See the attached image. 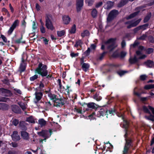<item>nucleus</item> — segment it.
I'll use <instances>...</instances> for the list:
<instances>
[{"mask_svg": "<svg viewBox=\"0 0 154 154\" xmlns=\"http://www.w3.org/2000/svg\"><path fill=\"white\" fill-rule=\"evenodd\" d=\"M12 140L14 141H17L20 140V135L18 134V132L16 131H14L11 135Z\"/></svg>", "mask_w": 154, "mask_h": 154, "instance_id": "9b49d317", "label": "nucleus"}, {"mask_svg": "<svg viewBox=\"0 0 154 154\" xmlns=\"http://www.w3.org/2000/svg\"><path fill=\"white\" fill-rule=\"evenodd\" d=\"M35 98L38 102L42 98L43 96L42 91H40L39 92H36L35 93Z\"/></svg>", "mask_w": 154, "mask_h": 154, "instance_id": "6ab92c4d", "label": "nucleus"}, {"mask_svg": "<svg viewBox=\"0 0 154 154\" xmlns=\"http://www.w3.org/2000/svg\"><path fill=\"white\" fill-rule=\"evenodd\" d=\"M48 67L45 64H44L42 63H39L38 67L35 69V72L41 75L43 78L49 79L52 76V75H48V71L47 70Z\"/></svg>", "mask_w": 154, "mask_h": 154, "instance_id": "f257e3e1", "label": "nucleus"}, {"mask_svg": "<svg viewBox=\"0 0 154 154\" xmlns=\"http://www.w3.org/2000/svg\"><path fill=\"white\" fill-rule=\"evenodd\" d=\"M26 121L31 123H35V120L32 116H30V117L27 118L26 119Z\"/></svg>", "mask_w": 154, "mask_h": 154, "instance_id": "f704fd0d", "label": "nucleus"}, {"mask_svg": "<svg viewBox=\"0 0 154 154\" xmlns=\"http://www.w3.org/2000/svg\"><path fill=\"white\" fill-rule=\"evenodd\" d=\"M21 135L23 139L28 140L29 138V134L26 131H22L20 132Z\"/></svg>", "mask_w": 154, "mask_h": 154, "instance_id": "f3484780", "label": "nucleus"}, {"mask_svg": "<svg viewBox=\"0 0 154 154\" xmlns=\"http://www.w3.org/2000/svg\"><path fill=\"white\" fill-rule=\"evenodd\" d=\"M107 9H111L114 5V2L110 1H108L107 2Z\"/></svg>", "mask_w": 154, "mask_h": 154, "instance_id": "58836bf2", "label": "nucleus"}, {"mask_svg": "<svg viewBox=\"0 0 154 154\" xmlns=\"http://www.w3.org/2000/svg\"><path fill=\"white\" fill-rule=\"evenodd\" d=\"M93 0H85V2L89 6H91L94 3Z\"/></svg>", "mask_w": 154, "mask_h": 154, "instance_id": "de8ad7c7", "label": "nucleus"}, {"mask_svg": "<svg viewBox=\"0 0 154 154\" xmlns=\"http://www.w3.org/2000/svg\"><path fill=\"white\" fill-rule=\"evenodd\" d=\"M1 37L4 42L6 43L7 42V39L4 35H1Z\"/></svg>", "mask_w": 154, "mask_h": 154, "instance_id": "774afa93", "label": "nucleus"}, {"mask_svg": "<svg viewBox=\"0 0 154 154\" xmlns=\"http://www.w3.org/2000/svg\"><path fill=\"white\" fill-rule=\"evenodd\" d=\"M144 64L147 67L151 68L154 66V62L152 60H149L144 62Z\"/></svg>", "mask_w": 154, "mask_h": 154, "instance_id": "a211bd4d", "label": "nucleus"}, {"mask_svg": "<svg viewBox=\"0 0 154 154\" xmlns=\"http://www.w3.org/2000/svg\"><path fill=\"white\" fill-rule=\"evenodd\" d=\"M97 11L96 8H93L91 11V15L93 18H96L97 15Z\"/></svg>", "mask_w": 154, "mask_h": 154, "instance_id": "cd10ccee", "label": "nucleus"}, {"mask_svg": "<svg viewBox=\"0 0 154 154\" xmlns=\"http://www.w3.org/2000/svg\"><path fill=\"white\" fill-rule=\"evenodd\" d=\"M37 28V25L36 24L35 21H33L32 22V28L33 29L35 30Z\"/></svg>", "mask_w": 154, "mask_h": 154, "instance_id": "338daca9", "label": "nucleus"}, {"mask_svg": "<svg viewBox=\"0 0 154 154\" xmlns=\"http://www.w3.org/2000/svg\"><path fill=\"white\" fill-rule=\"evenodd\" d=\"M154 88V84L146 85L144 87V89L145 90H148Z\"/></svg>", "mask_w": 154, "mask_h": 154, "instance_id": "473e14b6", "label": "nucleus"}, {"mask_svg": "<svg viewBox=\"0 0 154 154\" xmlns=\"http://www.w3.org/2000/svg\"><path fill=\"white\" fill-rule=\"evenodd\" d=\"M147 76L145 75H142L140 76V80L143 81L145 80Z\"/></svg>", "mask_w": 154, "mask_h": 154, "instance_id": "052dcab7", "label": "nucleus"}, {"mask_svg": "<svg viewBox=\"0 0 154 154\" xmlns=\"http://www.w3.org/2000/svg\"><path fill=\"white\" fill-rule=\"evenodd\" d=\"M107 51H103L102 53L100 54V56L99 57L98 59L100 60H102L103 57L105 56V54H107Z\"/></svg>", "mask_w": 154, "mask_h": 154, "instance_id": "a19ab883", "label": "nucleus"}, {"mask_svg": "<svg viewBox=\"0 0 154 154\" xmlns=\"http://www.w3.org/2000/svg\"><path fill=\"white\" fill-rule=\"evenodd\" d=\"M140 11H137L136 12H135L129 15L128 17H127L126 18L127 20H129L130 19H131L136 16H137L139 13Z\"/></svg>", "mask_w": 154, "mask_h": 154, "instance_id": "393cba45", "label": "nucleus"}, {"mask_svg": "<svg viewBox=\"0 0 154 154\" xmlns=\"http://www.w3.org/2000/svg\"><path fill=\"white\" fill-rule=\"evenodd\" d=\"M152 16V14L151 12L147 14V15L144 17L143 22L144 23L147 22L150 19Z\"/></svg>", "mask_w": 154, "mask_h": 154, "instance_id": "a878e982", "label": "nucleus"}, {"mask_svg": "<svg viewBox=\"0 0 154 154\" xmlns=\"http://www.w3.org/2000/svg\"><path fill=\"white\" fill-rule=\"evenodd\" d=\"M81 66L83 70L85 72L89 70L90 68V65L88 63H85L81 65Z\"/></svg>", "mask_w": 154, "mask_h": 154, "instance_id": "412c9836", "label": "nucleus"}, {"mask_svg": "<svg viewBox=\"0 0 154 154\" xmlns=\"http://www.w3.org/2000/svg\"><path fill=\"white\" fill-rule=\"evenodd\" d=\"M128 61L129 63L131 64H137V63H138L139 60L138 59L136 55H134L133 58H132L131 57L129 58Z\"/></svg>", "mask_w": 154, "mask_h": 154, "instance_id": "ddd939ff", "label": "nucleus"}, {"mask_svg": "<svg viewBox=\"0 0 154 154\" xmlns=\"http://www.w3.org/2000/svg\"><path fill=\"white\" fill-rule=\"evenodd\" d=\"M1 94L6 97H11L12 95L10 90L3 88H0V94Z\"/></svg>", "mask_w": 154, "mask_h": 154, "instance_id": "6e6552de", "label": "nucleus"}, {"mask_svg": "<svg viewBox=\"0 0 154 154\" xmlns=\"http://www.w3.org/2000/svg\"><path fill=\"white\" fill-rule=\"evenodd\" d=\"M23 35L21 34V37L20 38L15 40L14 41V43L15 44H19L21 43H25V41H21L23 39Z\"/></svg>", "mask_w": 154, "mask_h": 154, "instance_id": "c85d7f7f", "label": "nucleus"}, {"mask_svg": "<svg viewBox=\"0 0 154 154\" xmlns=\"http://www.w3.org/2000/svg\"><path fill=\"white\" fill-rule=\"evenodd\" d=\"M17 103L23 111H25L26 110V104L25 103L22 101H20Z\"/></svg>", "mask_w": 154, "mask_h": 154, "instance_id": "bb28decb", "label": "nucleus"}, {"mask_svg": "<svg viewBox=\"0 0 154 154\" xmlns=\"http://www.w3.org/2000/svg\"><path fill=\"white\" fill-rule=\"evenodd\" d=\"M65 30H63L60 31H57V34L58 37H61L65 35Z\"/></svg>", "mask_w": 154, "mask_h": 154, "instance_id": "7c9ffc66", "label": "nucleus"}, {"mask_svg": "<svg viewBox=\"0 0 154 154\" xmlns=\"http://www.w3.org/2000/svg\"><path fill=\"white\" fill-rule=\"evenodd\" d=\"M48 97L50 98V100H53L54 102L57 97V95L54 94H52L51 93L48 94Z\"/></svg>", "mask_w": 154, "mask_h": 154, "instance_id": "c756f323", "label": "nucleus"}, {"mask_svg": "<svg viewBox=\"0 0 154 154\" xmlns=\"http://www.w3.org/2000/svg\"><path fill=\"white\" fill-rule=\"evenodd\" d=\"M116 40V38H111L108 39L107 40L103 42V43L105 45H107L110 43L111 44L108 45L107 47V49L111 52L115 48L116 46H115V42Z\"/></svg>", "mask_w": 154, "mask_h": 154, "instance_id": "7ed1b4c3", "label": "nucleus"}, {"mask_svg": "<svg viewBox=\"0 0 154 154\" xmlns=\"http://www.w3.org/2000/svg\"><path fill=\"white\" fill-rule=\"evenodd\" d=\"M49 132H50V134L49 135H48L47 136H46L45 137H44V139H43L44 140H45V141H46V140L48 139V138H49L50 137L52 134V130L51 129H49Z\"/></svg>", "mask_w": 154, "mask_h": 154, "instance_id": "6e6d98bb", "label": "nucleus"}, {"mask_svg": "<svg viewBox=\"0 0 154 154\" xmlns=\"http://www.w3.org/2000/svg\"><path fill=\"white\" fill-rule=\"evenodd\" d=\"M45 18V26L46 28L48 29L53 31L54 28L51 20L53 18L52 15L49 14H46Z\"/></svg>", "mask_w": 154, "mask_h": 154, "instance_id": "f03ea898", "label": "nucleus"}, {"mask_svg": "<svg viewBox=\"0 0 154 154\" xmlns=\"http://www.w3.org/2000/svg\"><path fill=\"white\" fill-rule=\"evenodd\" d=\"M126 71L124 70H121L120 71L117 72V73L120 76H122L124 75L126 72Z\"/></svg>", "mask_w": 154, "mask_h": 154, "instance_id": "e2e57ef3", "label": "nucleus"}, {"mask_svg": "<svg viewBox=\"0 0 154 154\" xmlns=\"http://www.w3.org/2000/svg\"><path fill=\"white\" fill-rule=\"evenodd\" d=\"M147 36L146 34H143V35L137 38L139 40H144L147 37Z\"/></svg>", "mask_w": 154, "mask_h": 154, "instance_id": "603ef678", "label": "nucleus"}, {"mask_svg": "<svg viewBox=\"0 0 154 154\" xmlns=\"http://www.w3.org/2000/svg\"><path fill=\"white\" fill-rule=\"evenodd\" d=\"M90 48H88L87 50L84 52V54L86 56H88L90 55Z\"/></svg>", "mask_w": 154, "mask_h": 154, "instance_id": "3c124183", "label": "nucleus"}, {"mask_svg": "<svg viewBox=\"0 0 154 154\" xmlns=\"http://www.w3.org/2000/svg\"><path fill=\"white\" fill-rule=\"evenodd\" d=\"M8 109V105L6 103H0V110H7Z\"/></svg>", "mask_w": 154, "mask_h": 154, "instance_id": "4be33fe9", "label": "nucleus"}, {"mask_svg": "<svg viewBox=\"0 0 154 154\" xmlns=\"http://www.w3.org/2000/svg\"><path fill=\"white\" fill-rule=\"evenodd\" d=\"M103 4L102 2H100L97 3L96 4L95 7L97 8H99Z\"/></svg>", "mask_w": 154, "mask_h": 154, "instance_id": "69168bd1", "label": "nucleus"}, {"mask_svg": "<svg viewBox=\"0 0 154 154\" xmlns=\"http://www.w3.org/2000/svg\"><path fill=\"white\" fill-rule=\"evenodd\" d=\"M63 23L66 25L68 24L71 21V18L68 15H64L62 17Z\"/></svg>", "mask_w": 154, "mask_h": 154, "instance_id": "dca6fc26", "label": "nucleus"}, {"mask_svg": "<svg viewBox=\"0 0 154 154\" xmlns=\"http://www.w3.org/2000/svg\"><path fill=\"white\" fill-rule=\"evenodd\" d=\"M76 26L74 24L71 27V29L69 31V33L71 34H74L76 32Z\"/></svg>", "mask_w": 154, "mask_h": 154, "instance_id": "2f4dec72", "label": "nucleus"}, {"mask_svg": "<svg viewBox=\"0 0 154 154\" xmlns=\"http://www.w3.org/2000/svg\"><path fill=\"white\" fill-rule=\"evenodd\" d=\"M125 143L123 152L124 154H127L129 148L133 146V140L132 138L128 137V139H125Z\"/></svg>", "mask_w": 154, "mask_h": 154, "instance_id": "20e7f679", "label": "nucleus"}, {"mask_svg": "<svg viewBox=\"0 0 154 154\" xmlns=\"http://www.w3.org/2000/svg\"><path fill=\"white\" fill-rule=\"evenodd\" d=\"M58 82L59 85V86L60 88L61 89H62V88L63 89H65V87L64 86H62V85L61 84V80L60 79H59L58 80Z\"/></svg>", "mask_w": 154, "mask_h": 154, "instance_id": "0e129e2a", "label": "nucleus"}, {"mask_svg": "<svg viewBox=\"0 0 154 154\" xmlns=\"http://www.w3.org/2000/svg\"><path fill=\"white\" fill-rule=\"evenodd\" d=\"M80 104L82 106H84V105H87L88 108H91L93 109H96L97 108V107L95 106H97V105L94 103L91 102L88 103H81Z\"/></svg>", "mask_w": 154, "mask_h": 154, "instance_id": "4468645a", "label": "nucleus"}, {"mask_svg": "<svg viewBox=\"0 0 154 154\" xmlns=\"http://www.w3.org/2000/svg\"><path fill=\"white\" fill-rule=\"evenodd\" d=\"M90 32L87 30H85L83 31V32L81 33V36L84 38L85 36H87L90 35Z\"/></svg>", "mask_w": 154, "mask_h": 154, "instance_id": "72a5a7b5", "label": "nucleus"}, {"mask_svg": "<svg viewBox=\"0 0 154 154\" xmlns=\"http://www.w3.org/2000/svg\"><path fill=\"white\" fill-rule=\"evenodd\" d=\"M19 121L17 119H15L13 120L12 122V124L15 126H17L19 123Z\"/></svg>", "mask_w": 154, "mask_h": 154, "instance_id": "13d9d810", "label": "nucleus"}, {"mask_svg": "<svg viewBox=\"0 0 154 154\" xmlns=\"http://www.w3.org/2000/svg\"><path fill=\"white\" fill-rule=\"evenodd\" d=\"M111 57L114 58L119 57L120 54L117 51H116L112 53V54L111 56Z\"/></svg>", "mask_w": 154, "mask_h": 154, "instance_id": "4c0bfd02", "label": "nucleus"}, {"mask_svg": "<svg viewBox=\"0 0 154 154\" xmlns=\"http://www.w3.org/2000/svg\"><path fill=\"white\" fill-rule=\"evenodd\" d=\"M119 14L118 10L113 9L111 10L109 13L107 18V21L108 22H110L116 18Z\"/></svg>", "mask_w": 154, "mask_h": 154, "instance_id": "39448f33", "label": "nucleus"}, {"mask_svg": "<svg viewBox=\"0 0 154 154\" xmlns=\"http://www.w3.org/2000/svg\"><path fill=\"white\" fill-rule=\"evenodd\" d=\"M93 98L97 101H99L102 99V97L99 96V94L96 93L93 96Z\"/></svg>", "mask_w": 154, "mask_h": 154, "instance_id": "c9c22d12", "label": "nucleus"}, {"mask_svg": "<svg viewBox=\"0 0 154 154\" xmlns=\"http://www.w3.org/2000/svg\"><path fill=\"white\" fill-rule=\"evenodd\" d=\"M38 78V75L37 74H35L34 75L30 78V80L31 81H34L35 80L37 79Z\"/></svg>", "mask_w": 154, "mask_h": 154, "instance_id": "4d7b16f0", "label": "nucleus"}, {"mask_svg": "<svg viewBox=\"0 0 154 154\" xmlns=\"http://www.w3.org/2000/svg\"><path fill=\"white\" fill-rule=\"evenodd\" d=\"M128 2V0H121L117 5L118 8H121L124 6Z\"/></svg>", "mask_w": 154, "mask_h": 154, "instance_id": "b1692460", "label": "nucleus"}, {"mask_svg": "<svg viewBox=\"0 0 154 154\" xmlns=\"http://www.w3.org/2000/svg\"><path fill=\"white\" fill-rule=\"evenodd\" d=\"M143 109L144 112L146 113H148L149 114H150V111L147 108V107L145 106H144L143 107Z\"/></svg>", "mask_w": 154, "mask_h": 154, "instance_id": "49530a36", "label": "nucleus"}, {"mask_svg": "<svg viewBox=\"0 0 154 154\" xmlns=\"http://www.w3.org/2000/svg\"><path fill=\"white\" fill-rule=\"evenodd\" d=\"M126 54V53L125 52L122 51L120 52V57L121 58H123L124 57Z\"/></svg>", "mask_w": 154, "mask_h": 154, "instance_id": "bf43d9fd", "label": "nucleus"}, {"mask_svg": "<svg viewBox=\"0 0 154 154\" xmlns=\"http://www.w3.org/2000/svg\"><path fill=\"white\" fill-rule=\"evenodd\" d=\"M149 109L150 110L154 116L152 115L151 113L150 115L149 116H145V118L146 119L150 120L153 122H154V108L150 106H148Z\"/></svg>", "mask_w": 154, "mask_h": 154, "instance_id": "9d476101", "label": "nucleus"}, {"mask_svg": "<svg viewBox=\"0 0 154 154\" xmlns=\"http://www.w3.org/2000/svg\"><path fill=\"white\" fill-rule=\"evenodd\" d=\"M1 11L2 12H5V14H7V17H10V14L9 12L7 9L5 8H2Z\"/></svg>", "mask_w": 154, "mask_h": 154, "instance_id": "37998d69", "label": "nucleus"}, {"mask_svg": "<svg viewBox=\"0 0 154 154\" xmlns=\"http://www.w3.org/2000/svg\"><path fill=\"white\" fill-rule=\"evenodd\" d=\"M15 29V28L11 26L8 31V34L10 35L11 34Z\"/></svg>", "mask_w": 154, "mask_h": 154, "instance_id": "864d4df0", "label": "nucleus"}, {"mask_svg": "<svg viewBox=\"0 0 154 154\" xmlns=\"http://www.w3.org/2000/svg\"><path fill=\"white\" fill-rule=\"evenodd\" d=\"M141 20V19H139L134 22L132 23L131 21H128L125 23V25L129 24L127 26V27L128 29H130L132 27L136 26L140 22Z\"/></svg>", "mask_w": 154, "mask_h": 154, "instance_id": "0eeeda50", "label": "nucleus"}, {"mask_svg": "<svg viewBox=\"0 0 154 154\" xmlns=\"http://www.w3.org/2000/svg\"><path fill=\"white\" fill-rule=\"evenodd\" d=\"M84 5V0H76V6L77 12L80 11Z\"/></svg>", "mask_w": 154, "mask_h": 154, "instance_id": "1a4fd4ad", "label": "nucleus"}, {"mask_svg": "<svg viewBox=\"0 0 154 154\" xmlns=\"http://www.w3.org/2000/svg\"><path fill=\"white\" fill-rule=\"evenodd\" d=\"M40 30L42 33H45L46 32L45 28L43 26H41Z\"/></svg>", "mask_w": 154, "mask_h": 154, "instance_id": "680f3d73", "label": "nucleus"}, {"mask_svg": "<svg viewBox=\"0 0 154 154\" xmlns=\"http://www.w3.org/2000/svg\"><path fill=\"white\" fill-rule=\"evenodd\" d=\"M49 134H50L49 131H48L45 130H42L41 131L38 132L37 133L38 134L39 136H41L43 137L49 135Z\"/></svg>", "mask_w": 154, "mask_h": 154, "instance_id": "2eb2a0df", "label": "nucleus"}, {"mask_svg": "<svg viewBox=\"0 0 154 154\" xmlns=\"http://www.w3.org/2000/svg\"><path fill=\"white\" fill-rule=\"evenodd\" d=\"M26 66V63H21L20 64L19 68V71L20 73L25 71Z\"/></svg>", "mask_w": 154, "mask_h": 154, "instance_id": "aec40b11", "label": "nucleus"}, {"mask_svg": "<svg viewBox=\"0 0 154 154\" xmlns=\"http://www.w3.org/2000/svg\"><path fill=\"white\" fill-rule=\"evenodd\" d=\"M154 51V49L152 48H149L146 50V53L147 54H150L152 53Z\"/></svg>", "mask_w": 154, "mask_h": 154, "instance_id": "09e8293b", "label": "nucleus"}, {"mask_svg": "<svg viewBox=\"0 0 154 154\" xmlns=\"http://www.w3.org/2000/svg\"><path fill=\"white\" fill-rule=\"evenodd\" d=\"M54 106L56 107H61L63 105L65 104L63 98L60 97V98H58L57 97L54 101Z\"/></svg>", "mask_w": 154, "mask_h": 154, "instance_id": "423d86ee", "label": "nucleus"}, {"mask_svg": "<svg viewBox=\"0 0 154 154\" xmlns=\"http://www.w3.org/2000/svg\"><path fill=\"white\" fill-rule=\"evenodd\" d=\"M19 20L18 19L14 21L11 26L16 28L17 26H19Z\"/></svg>", "mask_w": 154, "mask_h": 154, "instance_id": "ea45409f", "label": "nucleus"}, {"mask_svg": "<svg viewBox=\"0 0 154 154\" xmlns=\"http://www.w3.org/2000/svg\"><path fill=\"white\" fill-rule=\"evenodd\" d=\"M38 123L42 127L44 126L46 124V122L43 119H39L38 120Z\"/></svg>", "mask_w": 154, "mask_h": 154, "instance_id": "e433bc0d", "label": "nucleus"}, {"mask_svg": "<svg viewBox=\"0 0 154 154\" xmlns=\"http://www.w3.org/2000/svg\"><path fill=\"white\" fill-rule=\"evenodd\" d=\"M45 86L44 84L42 83V81H40V82L39 84V86L38 87V88L40 89L39 91H44V89H42V88H43Z\"/></svg>", "mask_w": 154, "mask_h": 154, "instance_id": "c03bdc74", "label": "nucleus"}, {"mask_svg": "<svg viewBox=\"0 0 154 154\" xmlns=\"http://www.w3.org/2000/svg\"><path fill=\"white\" fill-rule=\"evenodd\" d=\"M99 113L100 116H104L108 114V110L106 109H101L99 111Z\"/></svg>", "mask_w": 154, "mask_h": 154, "instance_id": "5701e85b", "label": "nucleus"}, {"mask_svg": "<svg viewBox=\"0 0 154 154\" xmlns=\"http://www.w3.org/2000/svg\"><path fill=\"white\" fill-rule=\"evenodd\" d=\"M109 114L114 115L116 113V110L115 109H111L108 110Z\"/></svg>", "mask_w": 154, "mask_h": 154, "instance_id": "a18cd8bd", "label": "nucleus"}, {"mask_svg": "<svg viewBox=\"0 0 154 154\" xmlns=\"http://www.w3.org/2000/svg\"><path fill=\"white\" fill-rule=\"evenodd\" d=\"M9 99L8 98L0 97V102H6L7 101H9Z\"/></svg>", "mask_w": 154, "mask_h": 154, "instance_id": "8fccbe9b", "label": "nucleus"}, {"mask_svg": "<svg viewBox=\"0 0 154 154\" xmlns=\"http://www.w3.org/2000/svg\"><path fill=\"white\" fill-rule=\"evenodd\" d=\"M11 108L12 111L16 113L20 114L21 113V109L17 105H12L11 106Z\"/></svg>", "mask_w": 154, "mask_h": 154, "instance_id": "f8f14e48", "label": "nucleus"}, {"mask_svg": "<svg viewBox=\"0 0 154 154\" xmlns=\"http://www.w3.org/2000/svg\"><path fill=\"white\" fill-rule=\"evenodd\" d=\"M149 24L147 23L139 26V27L140 30L142 29L143 30H145V29H147V28L149 26Z\"/></svg>", "mask_w": 154, "mask_h": 154, "instance_id": "79ce46f5", "label": "nucleus"}, {"mask_svg": "<svg viewBox=\"0 0 154 154\" xmlns=\"http://www.w3.org/2000/svg\"><path fill=\"white\" fill-rule=\"evenodd\" d=\"M148 39L150 42L154 43V38L152 35H149Z\"/></svg>", "mask_w": 154, "mask_h": 154, "instance_id": "5fc2aeb1", "label": "nucleus"}]
</instances>
